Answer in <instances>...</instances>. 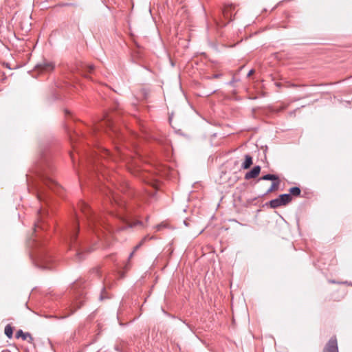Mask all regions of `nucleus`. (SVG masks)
<instances>
[{"label": "nucleus", "instance_id": "34", "mask_svg": "<svg viewBox=\"0 0 352 352\" xmlns=\"http://www.w3.org/2000/svg\"><path fill=\"white\" fill-rule=\"evenodd\" d=\"M65 317H66V316H60V317H59V318H65Z\"/></svg>", "mask_w": 352, "mask_h": 352}, {"label": "nucleus", "instance_id": "7", "mask_svg": "<svg viewBox=\"0 0 352 352\" xmlns=\"http://www.w3.org/2000/svg\"><path fill=\"white\" fill-rule=\"evenodd\" d=\"M52 261V258L50 255L46 253H41L36 261V265L42 269H51L50 263Z\"/></svg>", "mask_w": 352, "mask_h": 352}, {"label": "nucleus", "instance_id": "17", "mask_svg": "<svg viewBox=\"0 0 352 352\" xmlns=\"http://www.w3.org/2000/svg\"><path fill=\"white\" fill-rule=\"evenodd\" d=\"M278 176L273 174H267L259 178V180H271L273 182L278 181Z\"/></svg>", "mask_w": 352, "mask_h": 352}, {"label": "nucleus", "instance_id": "25", "mask_svg": "<svg viewBox=\"0 0 352 352\" xmlns=\"http://www.w3.org/2000/svg\"><path fill=\"white\" fill-rule=\"evenodd\" d=\"M330 282L332 283L345 284V285H347L352 286V283L351 282H348V281L336 282L335 280H330Z\"/></svg>", "mask_w": 352, "mask_h": 352}, {"label": "nucleus", "instance_id": "32", "mask_svg": "<svg viewBox=\"0 0 352 352\" xmlns=\"http://www.w3.org/2000/svg\"><path fill=\"white\" fill-rule=\"evenodd\" d=\"M290 86H291V87H297V85H295V84H292Z\"/></svg>", "mask_w": 352, "mask_h": 352}, {"label": "nucleus", "instance_id": "35", "mask_svg": "<svg viewBox=\"0 0 352 352\" xmlns=\"http://www.w3.org/2000/svg\"><path fill=\"white\" fill-rule=\"evenodd\" d=\"M25 307H26V308H29V307H28V304H27V302L25 303Z\"/></svg>", "mask_w": 352, "mask_h": 352}, {"label": "nucleus", "instance_id": "26", "mask_svg": "<svg viewBox=\"0 0 352 352\" xmlns=\"http://www.w3.org/2000/svg\"><path fill=\"white\" fill-rule=\"evenodd\" d=\"M37 197H38V199H39L40 201H42L44 199V195L41 192H38Z\"/></svg>", "mask_w": 352, "mask_h": 352}, {"label": "nucleus", "instance_id": "23", "mask_svg": "<svg viewBox=\"0 0 352 352\" xmlns=\"http://www.w3.org/2000/svg\"><path fill=\"white\" fill-rule=\"evenodd\" d=\"M279 183H280V179H278V181L273 182L270 188L267 190L265 194L267 195L268 193H270L272 191H274L275 189H276L278 187Z\"/></svg>", "mask_w": 352, "mask_h": 352}, {"label": "nucleus", "instance_id": "1", "mask_svg": "<svg viewBox=\"0 0 352 352\" xmlns=\"http://www.w3.org/2000/svg\"><path fill=\"white\" fill-rule=\"evenodd\" d=\"M78 223L77 220L74 223L72 228L69 231L66 237V241L68 243L70 250L76 252L75 259L77 261H82L85 258L84 254L85 249L81 246L80 242L78 240Z\"/></svg>", "mask_w": 352, "mask_h": 352}, {"label": "nucleus", "instance_id": "8", "mask_svg": "<svg viewBox=\"0 0 352 352\" xmlns=\"http://www.w3.org/2000/svg\"><path fill=\"white\" fill-rule=\"evenodd\" d=\"M322 352H338V341L335 336L329 339L325 344Z\"/></svg>", "mask_w": 352, "mask_h": 352}, {"label": "nucleus", "instance_id": "6", "mask_svg": "<svg viewBox=\"0 0 352 352\" xmlns=\"http://www.w3.org/2000/svg\"><path fill=\"white\" fill-rule=\"evenodd\" d=\"M54 67L55 64L54 62L43 59L36 65L35 70L41 74H45L52 72Z\"/></svg>", "mask_w": 352, "mask_h": 352}, {"label": "nucleus", "instance_id": "4", "mask_svg": "<svg viewBox=\"0 0 352 352\" xmlns=\"http://www.w3.org/2000/svg\"><path fill=\"white\" fill-rule=\"evenodd\" d=\"M101 130H104L106 132H108V130H110L112 131L115 134L118 133L117 129H116L113 125L112 118L109 116H106L102 121H100L99 123L95 124L94 126L91 128L92 133H96L97 131H100Z\"/></svg>", "mask_w": 352, "mask_h": 352}, {"label": "nucleus", "instance_id": "27", "mask_svg": "<svg viewBox=\"0 0 352 352\" xmlns=\"http://www.w3.org/2000/svg\"><path fill=\"white\" fill-rule=\"evenodd\" d=\"M235 82H236V80H235V78H233L232 79V80H231V81H230L228 84L229 85H232V86H233V85H234V84L235 83Z\"/></svg>", "mask_w": 352, "mask_h": 352}, {"label": "nucleus", "instance_id": "20", "mask_svg": "<svg viewBox=\"0 0 352 352\" xmlns=\"http://www.w3.org/2000/svg\"><path fill=\"white\" fill-rule=\"evenodd\" d=\"M289 191V194H291L292 197V196H296V197L300 196V193H301L300 188L297 186L290 188Z\"/></svg>", "mask_w": 352, "mask_h": 352}, {"label": "nucleus", "instance_id": "16", "mask_svg": "<svg viewBox=\"0 0 352 352\" xmlns=\"http://www.w3.org/2000/svg\"><path fill=\"white\" fill-rule=\"evenodd\" d=\"M272 208H277L280 206H283L278 198L272 199L267 204Z\"/></svg>", "mask_w": 352, "mask_h": 352}, {"label": "nucleus", "instance_id": "13", "mask_svg": "<svg viewBox=\"0 0 352 352\" xmlns=\"http://www.w3.org/2000/svg\"><path fill=\"white\" fill-rule=\"evenodd\" d=\"M278 198L280 199L283 206H286L292 200L291 194L288 193L280 195Z\"/></svg>", "mask_w": 352, "mask_h": 352}, {"label": "nucleus", "instance_id": "21", "mask_svg": "<svg viewBox=\"0 0 352 352\" xmlns=\"http://www.w3.org/2000/svg\"><path fill=\"white\" fill-rule=\"evenodd\" d=\"M4 333L6 334V336L8 338H12V335H13V328L12 327L8 324L5 327V330H4Z\"/></svg>", "mask_w": 352, "mask_h": 352}, {"label": "nucleus", "instance_id": "15", "mask_svg": "<svg viewBox=\"0 0 352 352\" xmlns=\"http://www.w3.org/2000/svg\"><path fill=\"white\" fill-rule=\"evenodd\" d=\"M147 240V236L144 237L138 244H137L134 248L133 251L131 252V254L129 256V261L133 256L135 252L138 250L145 243V241Z\"/></svg>", "mask_w": 352, "mask_h": 352}, {"label": "nucleus", "instance_id": "11", "mask_svg": "<svg viewBox=\"0 0 352 352\" xmlns=\"http://www.w3.org/2000/svg\"><path fill=\"white\" fill-rule=\"evenodd\" d=\"M261 170V168L260 166L257 165L254 166L252 170L245 174V179L249 180L250 179L256 178L259 175Z\"/></svg>", "mask_w": 352, "mask_h": 352}, {"label": "nucleus", "instance_id": "24", "mask_svg": "<svg viewBox=\"0 0 352 352\" xmlns=\"http://www.w3.org/2000/svg\"><path fill=\"white\" fill-rule=\"evenodd\" d=\"M221 76H222L221 74H213L212 76H208L207 78L209 79V80H212V79H214V78H219Z\"/></svg>", "mask_w": 352, "mask_h": 352}, {"label": "nucleus", "instance_id": "18", "mask_svg": "<svg viewBox=\"0 0 352 352\" xmlns=\"http://www.w3.org/2000/svg\"><path fill=\"white\" fill-rule=\"evenodd\" d=\"M109 298H110V296H109V293L107 292L106 288L104 287H102V288L101 289L100 295H99V298H98L99 300L102 301L104 300L109 299Z\"/></svg>", "mask_w": 352, "mask_h": 352}, {"label": "nucleus", "instance_id": "36", "mask_svg": "<svg viewBox=\"0 0 352 352\" xmlns=\"http://www.w3.org/2000/svg\"><path fill=\"white\" fill-rule=\"evenodd\" d=\"M50 318H53V317H54V316H50ZM54 318H57V317H56V316H54Z\"/></svg>", "mask_w": 352, "mask_h": 352}, {"label": "nucleus", "instance_id": "28", "mask_svg": "<svg viewBox=\"0 0 352 352\" xmlns=\"http://www.w3.org/2000/svg\"><path fill=\"white\" fill-rule=\"evenodd\" d=\"M254 72V69H251L250 70V72H248L247 76L249 77Z\"/></svg>", "mask_w": 352, "mask_h": 352}, {"label": "nucleus", "instance_id": "19", "mask_svg": "<svg viewBox=\"0 0 352 352\" xmlns=\"http://www.w3.org/2000/svg\"><path fill=\"white\" fill-rule=\"evenodd\" d=\"M94 65H91V64H89V65H86V64H82L81 66H80V69H81V72H87L89 73H91L94 70Z\"/></svg>", "mask_w": 352, "mask_h": 352}, {"label": "nucleus", "instance_id": "5", "mask_svg": "<svg viewBox=\"0 0 352 352\" xmlns=\"http://www.w3.org/2000/svg\"><path fill=\"white\" fill-rule=\"evenodd\" d=\"M79 208L87 217L89 221V226L91 228V229H95L98 217L96 216L95 214H94L92 210L90 208L89 205L84 201H80V203L79 204Z\"/></svg>", "mask_w": 352, "mask_h": 352}, {"label": "nucleus", "instance_id": "37", "mask_svg": "<svg viewBox=\"0 0 352 352\" xmlns=\"http://www.w3.org/2000/svg\"><path fill=\"white\" fill-rule=\"evenodd\" d=\"M85 77L88 78L87 75L83 74Z\"/></svg>", "mask_w": 352, "mask_h": 352}, {"label": "nucleus", "instance_id": "33", "mask_svg": "<svg viewBox=\"0 0 352 352\" xmlns=\"http://www.w3.org/2000/svg\"><path fill=\"white\" fill-rule=\"evenodd\" d=\"M276 85L277 87H280V83H278V82H276Z\"/></svg>", "mask_w": 352, "mask_h": 352}, {"label": "nucleus", "instance_id": "2", "mask_svg": "<svg viewBox=\"0 0 352 352\" xmlns=\"http://www.w3.org/2000/svg\"><path fill=\"white\" fill-rule=\"evenodd\" d=\"M53 167L49 162L45 160L44 164H41L38 173L43 180L44 184L50 190L56 193H59L62 189L61 186L57 184L51 176Z\"/></svg>", "mask_w": 352, "mask_h": 352}, {"label": "nucleus", "instance_id": "3", "mask_svg": "<svg viewBox=\"0 0 352 352\" xmlns=\"http://www.w3.org/2000/svg\"><path fill=\"white\" fill-rule=\"evenodd\" d=\"M79 285L78 283H74L72 287L74 299L72 301L73 305L71 308H80L86 305L87 297L85 296V293L79 289Z\"/></svg>", "mask_w": 352, "mask_h": 352}, {"label": "nucleus", "instance_id": "14", "mask_svg": "<svg viewBox=\"0 0 352 352\" xmlns=\"http://www.w3.org/2000/svg\"><path fill=\"white\" fill-rule=\"evenodd\" d=\"M253 164L252 157L251 155L247 154L245 155V161L241 164L243 169H248Z\"/></svg>", "mask_w": 352, "mask_h": 352}, {"label": "nucleus", "instance_id": "29", "mask_svg": "<svg viewBox=\"0 0 352 352\" xmlns=\"http://www.w3.org/2000/svg\"><path fill=\"white\" fill-rule=\"evenodd\" d=\"M70 156H71L73 163L74 164V157L73 154L70 153Z\"/></svg>", "mask_w": 352, "mask_h": 352}, {"label": "nucleus", "instance_id": "12", "mask_svg": "<svg viewBox=\"0 0 352 352\" xmlns=\"http://www.w3.org/2000/svg\"><path fill=\"white\" fill-rule=\"evenodd\" d=\"M16 338H21L23 340L28 339V342L30 343H32L33 341V338L32 337L31 334L30 333H24L21 329L16 331Z\"/></svg>", "mask_w": 352, "mask_h": 352}, {"label": "nucleus", "instance_id": "30", "mask_svg": "<svg viewBox=\"0 0 352 352\" xmlns=\"http://www.w3.org/2000/svg\"><path fill=\"white\" fill-rule=\"evenodd\" d=\"M65 114H66V115H69V114H70V113H70V111H68V110H67V109L65 111Z\"/></svg>", "mask_w": 352, "mask_h": 352}, {"label": "nucleus", "instance_id": "9", "mask_svg": "<svg viewBox=\"0 0 352 352\" xmlns=\"http://www.w3.org/2000/svg\"><path fill=\"white\" fill-rule=\"evenodd\" d=\"M236 13L237 11H235V6L232 4L226 6L223 10L224 18L228 19L229 21L234 19V16Z\"/></svg>", "mask_w": 352, "mask_h": 352}, {"label": "nucleus", "instance_id": "22", "mask_svg": "<svg viewBox=\"0 0 352 352\" xmlns=\"http://www.w3.org/2000/svg\"><path fill=\"white\" fill-rule=\"evenodd\" d=\"M109 199L110 201H113L115 203L118 204H119V200L117 194L112 191L111 190H109Z\"/></svg>", "mask_w": 352, "mask_h": 352}, {"label": "nucleus", "instance_id": "31", "mask_svg": "<svg viewBox=\"0 0 352 352\" xmlns=\"http://www.w3.org/2000/svg\"><path fill=\"white\" fill-rule=\"evenodd\" d=\"M104 151V153L105 154H107V155H109V151H108V150H105V149H104V151Z\"/></svg>", "mask_w": 352, "mask_h": 352}, {"label": "nucleus", "instance_id": "10", "mask_svg": "<svg viewBox=\"0 0 352 352\" xmlns=\"http://www.w3.org/2000/svg\"><path fill=\"white\" fill-rule=\"evenodd\" d=\"M38 212L39 214V219L38 220V221L36 223H35V225H34L35 231H37L38 229H41V230L45 229V228H44V217L48 215V212L44 209H40L38 211Z\"/></svg>", "mask_w": 352, "mask_h": 352}]
</instances>
